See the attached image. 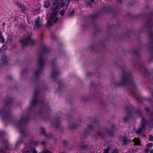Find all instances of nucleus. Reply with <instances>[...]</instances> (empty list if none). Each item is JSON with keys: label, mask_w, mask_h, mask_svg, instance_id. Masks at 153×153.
I'll return each mask as SVG.
<instances>
[{"label": "nucleus", "mask_w": 153, "mask_h": 153, "mask_svg": "<svg viewBox=\"0 0 153 153\" xmlns=\"http://www.w3.org/2000/svg\"><path fill=\"white\" fill-rule=\"evenodd\" d=\"M59 73V71L55 69L54 65L53 64V69L51 74L52 77L54 78L55 76H56Z\"/></svg>", "instance_id": "9b49d317"}, {"label": "nucleus", "mask_w": 153, "mask_h": 153, "mask_svg": "<svg viewBox=\"0 0 153 153\" xmlns=\"http://www.w3.org/2000/svg\"><path fill=\"white\" fill-rule=\"evenodd\" d=\"M148 140H149L153 141V136L152 135H150L149 136V137Z\"/></svg>", "instance_id": "2f4dec72"}, {"label": "nucleus", "mask_w": 153, "mask_h": 153, "mask_svg": "<svg viewBox=\"0 0 153 153\" xmlns=\"http://www.w3.org/2000/svg\"><path fill=\"white\" fill-rule=\"evenodd\" d=\"M46 142L45 141H43L41 143H40V144H42L43 145H44L45 143Z\"/></svg>", "instance_id": "37998d69"}, {"label": "nucleus", "mask_w": 153, "mask_h": 153, "mask_svg": "<svg viewBox=\"0 0 153 153\" xmlns=\"http://www.w3.org/2000/svg\"><path fill=\"white\" fill-rule=\"evenodd\" d=\"M21 10L24 13H26L27 12V8L25 6H23L21 8Z\"/></svg>", "instance_id": "a211bd4d"}, {"label": "nucleus", "mask_w": 153, "mask_h": 153, "mask_svg": "<svg viewBox=\"0 0 153 153\" xmlns=\"http://www.w3.org/2000/svg\"><path fill=\"white\" fill-rule=\"evenodd\" d=\"M109 134H111V133H109Z\"/></svg>", "instance_id": "603ef678"}, {"label": "nucleus", "mask_w": 153, "mask_h": 153, "mask_svg": "<svg viewBox=\"0 0 153 153\" xmlns=\"http://www.w3.org/2000/svg\"><path fill=\"white\" fill-rule=\"evenodd\" d=\"M33 143L35 145H37L40 144V143L37 140H36L33 142Z\"/></svg>", "instance_id": "c756f323"}, {"label": "nucleus", "mask_w": 153, "mask_h": 153, "mask_svg": "<svg viewBox=\"0 0 153 153\" xmlns=\"http://www.w3.org/2000/svg\"><path fill=\"white\" fill-rule=\"evenodd\" d=\"M2 59L3 61L4 62H5L7 61V58L5 55H4L3 56Z\"/></svg>", "instance_id": "c85d7f7f"}, {"label": "nucleus", "mask_w": 153, "mask_h": 153, "mask_svg": "<svg viewBox=\"0 0 153 153\" xmlns=\"http://www.w3.org/2000/svg\"><path fill=\"white\" fill-rule=\"evenodd\" d=\"M41 153H50V152L48 151H43Z\"/></svg>", "instance_id": "a19ab883"}, {"label": "nucleus", "mask_w": 153, "mask_h": 153, "mask_svg": "<svg viewBox=\"0 0 153 153\" xmlns=\"http://www.w3.org/2000/svg\"><path fill=\"white\" fill-rule=\"evenodd\" d=\"M128 117H126L124 118V121L125 122H126L128 121Z\"/></svg>", "instance_id": "c9c22d12"}, {"label": "nucleus", "mask_w": 153, "mask_h": 153, "mask_svg": "<svg viewBox=\"0 0 153 153\" xmlns=\"http://www.w3.org/2000/svg\"><path fill=\"white\" fill-rule=\"evenodd\" d=\"M45 137L48 139H53L54 137L53 134H43Z\"/></svg>", "instance_id": "dca6fc26"}, {"label": "nucleus", "mask_w": 153, "mask_h": 153, "mask_svg": "<svg viewBox=\"0 0 153 153\" xmlns=\"http://www.w3.org/2000/svg\"><path fill=\"white\" fill-rule=\"evenodd\" d=\"M87 147V145L85 144L81 145L80 146V148L83 149H85Z\"/></svg>", "instance_id": "b1692460"}, {"label": "nucleus", "mask_w": 153, "mask_h": 153, "mask_svg": "<svg viewBox=\"0 0 153 153\" xmlns=\"http://www.w3.org/2000/svg\"><path fill=\"white\" fill-rule=\"evenodd\" d=\"M85 1L86 2L87 5H90L91 3H93L94 1V0H85Z\"/></svg>", "instance_id": "412c9836"}, {"label": "nucleus", "mask_w": 153, "mask_h": 153, "mask_svg": "<svg viewBox=\"0 0 153 153\" xmlns=\"http://www.w3.org/2000/svg\"><path fill=\"white\" fill-rule=\"evenodd\" d=\"M88 129L90 130L93 128V126L91 125H89L88 126Z\"/></svg>", "instance_id": "4c0bfd02"}, {"label": "nucleus", "mask_w": 153, "mask_h": 153, "mask_svg": "<svg viewBox=\"0 0 153 153\" xmlns=\"http://www.w3.org/2000/svg\"><path fill=\"white\" fill-rule=\"evenodd\" d=\"M132 82V77L131 74L124 71L123 72L121 82V84L123 85L126 83H131Z\"/></svg>", "instance_id": "f257e3e1"}, {"label": "nucleus", "mask_w": 153, "mask_h": 153, "mask_svg": "<svg viewBox=\"0 0 153 153\" xmlns=\"http://www.w3.org/2000/svg\"><path fill=\"white\" fill-rule=\"evenodd\" d=\"M63 143L64 145L65 146H67V142L65 140H64L63 141Z\"/></svg>", "instance_id": "ea45409f"}, {"label": "nucleus", "mask_w": 153, "mask_h": 153, "mask_svg": "<svg viewBox=\"0 0 153 153\" xmlns=\"http://www.w3.org/2000/svg\"><path fill=\"white\" fill-rule=\"evenodd\" d=\"M32 149L30 147H26L22 150V152L24 153H30L32 152Z\"/></svg>", "instance_id": "ddd939ff"}, {"label": "nucleus", "mask_w": 153, "mask_h": 153, "mask_svg": "<svg viewBox=\"0 0 153 153\" xmlns=\"http://www.w3.org/2000/svg\"><path fill=\"white\" fill-rule=\"evenodd\" d=\"M57 13V12L56 10H54L52 13L47 22L46 26L48 28H49L53 23L57 22L58 20V18L56 16Z\"/></svg>", "instance_id": "f03ea898"}, {"label": "nucleus", "mask_w": 153, "mask_h": 153, "mask_svg": "<svg viewBox=\"0 0 153 153\" xmlns=\"http://www.w3.org/2000/svg\"><path fill=\"white\" fill-rule=\"evenodd\" d=\"M150 153H153V149H151L150 150Z\"/></svg>", "instance_id": "c03bdc74"}, {"label": "nucleus", "mask_w": 153, "mask_h": 153, "mask_svg": "<svg viewBox=\"0 0 153 153\" xmlns=\"http://www.w3.org/2000/svg\"><path fill=\"white\" fill-rule=\"evenodd\" d=\"M146 124L147 121L141 117V127L139 128L137 130H136V129L134 130V129H133L136 134H137L142 133L143 131L145 130V126Z\"/></svg>", "instance_id": "20e7f679"}, {"label": "nucleus", "mask_w": 153, "mask_h": 153, "mask_svg": "<svg viewBox=\"0 0 153 153\" xmlns=\"http://www.w3.org/2000/svg\"><path fill=\"white\" fill-rule=\"evenodd\" d=\"M146 111L147 112L150 114V120L148 122V124L149 126L151 127H153V106L151 108H146Z\"/></svg>", "instance_id": "423d86ee"}, {"label": "nucleus", "mask_w": 153, "mask_h": 153, "mask_svg": "<svg viewBox=\"0 0 153 153\" xmlns=\"http://www.w3.org/2000/svg\"><path fill=\"white\" fill-rule=\"evenodd\" d=\"M40 13V9L39 8H38L35 11H34L33 14L34 15H37L39 14Z\"/></svg>", "instance_id": "4be33fe9"}, {"label": "nucleus", "mask_w": 153, "mask_h": 153, "mask_svg": "<svg viewBox=\"0 0 153 153\" xmlns=\"http://www.w3.org/2000/svg\"><path fill=\"white\" fill-rule=\"evenodd\" d=\"M149 151V149L148 148H146L145 151V152L147 153H148Z\"/></svg>", "instance_id": "f704fd0d"}, {"label": "nucleus", "mask_w": 153, "mask_h": 153, "mask_svg": "<svg viewBox=\"0 0 153 153\" xmlns=\"http://www.w3.org/2000/svg\"><path fill=\"white\" fill-rule=\"evenodd\" d=\"M65 10L64 9L62 10L59 12V14L61 16H64L65 14Z\"/></svg>", "instance_id": "5701e85b"}, {"label": "nucleus", "mask_w": 153, "mask_h": 153, "mask_svg": "<svg viewBox=\"0 0 153 153\" xmlns=\"http://www.w3.org/2000/svg\"><path fill=\"white\" fill-rule=\"evenodd\" d=\"M4 152V150L3 149H1L0 150V153H1L2 152Z\"/></svg>", "instance_id": "a18cd8bd"}, {"label": "nucleus", "mask_w": 153, "mask_h": 153, "mask_svg": "<svg viewBox=\"0 0 153 153\" xmlns=\"http://www.w3.org/2000/svg\"><path fill=\"white\" fill-rule=\"evenodd\" d=\"M117 1L118 2H121L122 1V0H117Z\"/></svg>", "instance_id": "49530a36"}, {"label": "nucleus", "mask_w": 153, "mask_h": 153, "mask_svg": "<svg viewBox=\"0 0 153 153\" xmlns=\"http://www.w3.org/2000/svg\"><path fill=\"white\" fill-rule=\"evenodd\" d=\"M145 136H145V135H143V136H144V137H145Z\"/></svg>", "instance_id": "3c124183"}, {"label": "nucleus", "mask_w": 153, "mask_h": 153, "mask_svg": "<svg viewBox=\"0 0 153 153\" xmlns=\"http://www.w3.org/2000/svg\"><path fill=\"white\" fill-rule=\"evenodd\" d=\"M74 13H75L74 10H73L71 12L69 13V14H68L69 16H73L74 15Z\"/></svg>", "instance_id": "bb28decb"}, {"label": "nucleus", "mask_w": 153, "mask_h": 153, "mask_svg": "<svg viewBox=\"0 0 153 153\" xmlns=\"http://www.w3.org/2000/svg\"><path fill=\"white\" fill-rule=\"evenodd\" d=\"M38 63L40 70L35 72V75L36 77H37L41 73V70L42 69L44 65V58L41 55L40 56Z\"/></svg>", "instance_id": "39448f33"}, {"label": "nucleus", "mask_w": 153, "mask_h": 153, "mask_svg": "<svg viewBox=\"0 0 153 153\" xmlns=\"http://www.w3.org/2000/svg\"><path fill=\"white\" fill-rule=\"evenodd\" d=\"M20 133H21V134H25V132L22 129L21 130Z\"/></svg>", "instance_id": "79ce46f5"}, {"label": "nucleus", "mask_w": 153, "mask_h": 153, "mask_svg": "<svg viewBox=\"0 0 153 153\" xmlns=\"http://www.w3.org/2000/svg\"><path fill=\"white\" fill-rule=\"evenodd\" d=\"M5 23H3V24H2V25H5Z\"/></svg>", "instance_id": "09e8293b"}, {"label": "nucleus", "mask_w": 153, "mask_h": 153, "mask_svg": "<svg viewBox=\"0 0 153 153\" xmlns=\"http://www.w3.org/2000/svg\"><path fill=\"white\" fill-rule=\"evenodd\" d=\"M17 5L18 6H19L21 8V7H22V4L21 3H17Z\"/></svg>", "instance_id": "e433bc0d"}, {"label": "nucleus", "mask_w": 153, "mask_h": 153, "mask_svg": "<svg viewBox=\"0 0 153 153\" xmlns=\"http://www.w3.org/2000/svg\"><path fill=\"white\" fill-rule=\"evenodd\" d=\"M3 134H0V137L2 136Z\"/></svg>", "instance_id": "8fccbe9b"}, {"label": "nucleus", "mask_w": 153, "mask_h": 153, "mask_svg": "<svg viewBox=\"0 0 153 153\" xmlns=\"http://www.w3.org/2000/svg\"><path fill=\"white\" fill-rule=\"evenodd\" d=\"M0 41L1 42H4V38L2 36L1 33H0Z\"/></svg>", "instance_id": "7c9ffc66"}, {"label": "nucleus", "mask_w": 153, "mask_h": 153, "mask_svg": "<svg viewBox=\"0 0 153 153\" xmlns=\"http://www.w3.org/2000/svg\"><path fill=\"white\" fill-rule=\"evenodd\" d=\"M153 146V144L152 143H148L146 145L147 147H151Z\"/></svg>", "instance_id": "cd10ccee"}, {"label": "nucleus", "mask_w": 153, "mask_h": 153, "mask_svg": "<svg viewBox=\"0 0 153 153\" xmlns=\"http://www.w3.org/2000/svg\"><path fill=\"white\" fill-rule=\"evenodd\" d=\"M50 4L48 1H45L44 2V7L45 8H48L50 7Z\"/></svg>", "instance_id": "f3484780"}, {"label": "nucleus", "mask_w": 153, "mask_h": 153, "mask_svg": "<svg viewBox=\"0 0 153 153\" xmlns=\"http://www.w3.org/2000/svg\"><path fill=\"white\" fill-rule=\"evenodd\" d=\"M29 117L27 116H23L21 117L20 121L17 123L19 126L25 123L29 119Z\"/></svg>", "instance_id": "9d476101"}, {"label": "nucleus", "mask_w": 153, "mask_h": 153, "mask_svg": "<svg viewBox=\"0 0 153 153\" xmlns=\"http://www.w3.org/2000/svg\"><path fill=\"white\" fill-rule=\"evenodd\" d=\"M42 50L44 52H46L48 51V48L45 45H43L42 48Z\"/></svg>", "instance_id": "aec40b11"}, {"label": "nucleus", "mask_w": 153, "mask_h": 153, "mask_svg": "<svg viewBox=\"0 0 153 153\" xmlns=\"http://www.w3.org/2000/svg\"><path fill=\"white\" fill-rule=\"evenodd\" d=\"M3 143L5 144V146L4 147L5 150H9L10 149L11 145L8 143V141L7 140H4L3 141Z\"/></svg>", "instance_id": "f8f14e48"}, {"label": "nucleus", "mask_w": 153, "mask_h": 153, "mask_svg": "<svg viewBox=\"0 0 153 153\" xmlns=\"http://www.w3.org/2000/svg\"><path fill=\"white\" fill-rule=\"evenodd\" d=\"M118 149H115L113 150L112 152V153H118Z\"/></svg>", "instance_id": "473e14b6"}, {"label": "nucleus", "mask_w": 153, "mask_h": 153, "mask_svg": "<svg viewBox=\"0 0 153 153\" xmlns=\"http://www.w3.org/2000/svg\"><path fill=\"white\" fill-rule=\"evenodd\" d=\"M39 93V91L37 90H35L34 94V96L31 102V105H36L38 102L37 100V96Z\"/></svg>", "instance_id": "6e6552de"}, {"label": "nucleus", "mask_w": 153, "mask_h": 153, "mask_svg": "<svg viewBox=\"0 0 153 153\" xmlns=\"http://www.w3.org/2000/svg\"><path fill=\"white\" fill-rule=\"evenodd\" d=\"M28 134H22L21 136V141H24L25 140H29Z\"/></svg>", "instance_id": "4468645a"}, {"label": "nucleus", "mask_w": 153, "mask_h": 153, "mask_svg": "<svg viewBox=\"0 0 153 153\" xmlns=\"http://www.w3.org/2000/svg\"><path fill=\"white\" fill-rule=\"evenodd\" d=\"M7 48V46H3L1 48V50H5Z\"/></svg>", "instance_id": "72a5a7b5"}, {"label": "nucleus", "mask_w": 153, "mask_h": 153, "mask_svg": "<svg viewBox=\"0 0 153 153\" xmlns=\"http://www.w3.org/2000/svg\"><path fill=\"white\" fill-rule=\"evenodd\" d=\"M23 142V141H21V139L20 140L18 141L16 143V147L18 146L22 142Z\"/></svg>", "instance_id": "a878e982"}, {"label": "nucleus", "mask_w": 153, "mask_h": 153, "mask_svg": "<svg viewBox=\"0 0 153 153\" xmlns=\"http://www.w3.org/2000/svg\"><path fill=\"white\" fill-rule=\"evenodd\" d=\"M110 151V148L109 147H108L106 149H105L103 151V153H108Z\"/></svg>", "instance_id": "393cba45"}, {"label": "nucleus", "mask_w": 153, "mask_h": 153, "mask_svg": "<svg viewBox=\"0 0 153 153\" xmlns=\"http://www.w3.org/2000/svg\"><path fill=\"white\" fill-rule=\"evenodd\" d=\"M119 140L122 142V144L125 145H128L131 142V141L126 136L120 137H119Z\"/></svg>", "instance_id": "1a4fd4ad"}, {"label": "nucleus", "mask_w": 153, "mask_h": 153, "mask_svg": "<svg viewBox=\"0 0 153 153\" xmlns=\"http://www.w3.org/2000/svg\"><path fill=\"white\" fill-rule=\"evenodd\" d=\"M27 34L28 36L26 39H22L20 41L23 47L29 44H33L34 43V41L31 38V35L29 34L28 33H27Z\"/></svg>", "instance_id": "7ed1b4c3"}, {"label": "nucleus", "mask_w": 153, "mask_h": 153, "mask_svg": "<svg viewBox=\"0 0 153 153\" xmlns=\"http://www.w3.org/2000/svg\"><path fill=\"white\" fill-rule=\"evenodd\" d=\"M42 25V23L40 20V17H38L35 19L33 28L35 30H37L41 27Z\"/></svg>", "instance_id": "0eeeda50"}, {"label": "nucleus", "mask_w": 153, "mask_h": 153, "mask_svg": "<svg viewBox=\"0 0 153 153\" xmlns=\"http://www.w3.org/2000/svg\"><path fill=\"white\" fill-rule=\"evenodd\" d=\"M32 152H33V153H37V152L36 150L35 149H32Z\"/></svg>", "instance_id": "58836bf2"}, {"label": "nucleus", "mask_w": 153, "mask_h": 153, "mask_svg": "<svg viewBox=\"0 0 153 153\" xmlns=\"http://www.w3.org/2000/svg\"><path fill=\"white\" fill-rule=\"evenodd\" d=\"M40 131L41 134H45L46 133L45 129L43 127H41L40 128Z\"/></svg>", "instance_id": "6ab92c4d"}, {"label": "nucleus", "mask_w": 153, "mask_h": 153, "mask_svg": "<svg viewBox=\"0 0 153 153\" xmlns=\"http://www.w3.org/2000/svg\"><path fill=\"white\" fill-rule=\"evenodd\" d=\"M133 141L134 142V145H140V140L138 139H137L136 138H134Z\"/></svg>", "instance_id": "2eb2a0df"}, {"label": "nucleus", "mask_w": 153, "mask_h": 153, "mask_svg": "<svg viewBox=\"0 0 153 153\" xmlns=\"http://www.w3.org/2000/svg\"><path fill=\"white\" fill-rule=\"evenodd\" d=\"M0 134H5V133L3 132H2Z\"/></svg>", "instance_id": "de8ad7c7"}]
</instances>
